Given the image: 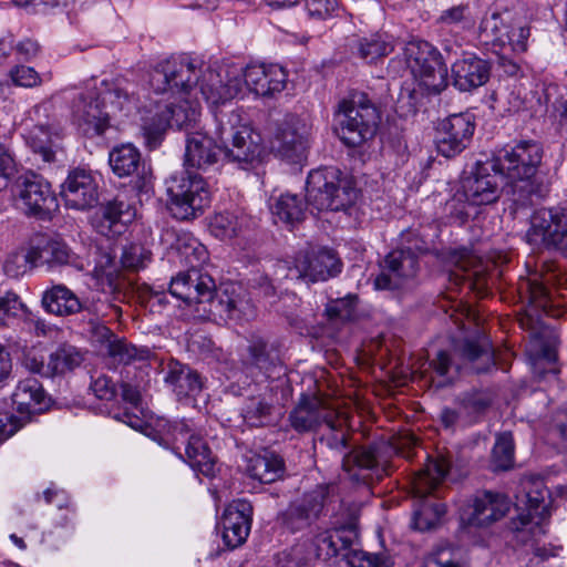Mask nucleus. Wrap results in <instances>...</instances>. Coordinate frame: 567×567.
Wrapping results in <instances>:
<instances>
[{
  "label": "nucleus",
  "instance_id": "a878e982",
  "mask_svg": "<svg viewBox=\"0 0 567 567\" xmlns=\"http://www.w3.org/2000/svg\"><path fill=\"white\" fill-rule=\"evenodd\" d=\"M511 505V499L503 493L480 491L462 515V520L468 526L486 527L502 519L509 512Z\"/></svg>",
  "mask_w": 567,
  "mask_h": 567
},
{
  "label": "nucleus",
  "instance_id": "a19ab883",
  "mask_svg": "<svg viewBox=\"0 0 567 567\" xmlns=\"http://www.w3.org/2000/svg\"><path fill=\"white\" fill-rule=\"evenodd\" d=\"M309 204L306 196L298 194L285 193L274 198L270 204V212L275 218L290 226L300 224L306 218Z\"/></svg>",
  "mask_w": 567,
  "mask_h": 567
},
{
  "label": "nucleus",
  "instance_id": "6e6552de",
  "mask_svg": "<svg viewBox=\"0 0 567 567\" xmlns=\"http://www.w3.org/2000/svg\"><path fill=\"white\" fill-rule=\"evenodd\" d=\"M338 137L348 147H359L372 140L378 131L380 113L368 94L351 91L338 103L334 113Z\"/></svg>",
  "mask_w": 567,
  "mask_h": 567
},
{
  "label": "nucleus",
  "instance_id": "20e7f679",
  "mask_svg": "<svg viewBox=\"0 0 567 567\" xmlns=\"http://www.w3.org/2000/svg\"><path fill=\"white\" fill-rule=\"evenodd\" d=\"M326 426L327 430L321 435L320 443L337 454L342 468L351 474L353 481L370 484L374 480H382L385 470L379 463L377 447L372 445L352 446L348 426L338 413Z\"/></svg>",
  "mask_w": 567,
  "mask_h": 567
},
{
  "label": "nucleus",
  "instance_id": "4be33fe9",
  "mask_svg": "<svg viewBox=\"0 0 567 567\" xmlns=\"http://www.w3.org/2000/svg\"><path fill=\"white\" fill-rule=\"evenodd\" d=\"M310 130L311 126L305 118L296 114H287L277 125L274 150L287 161L300 162L306 157L309 148Z\"/></svg>",
  "mask_w": 567,
  "mask_h": 567
},
{
  "label": "nucleus",
  "instance_id": "79ce46f5",
  "mask_svg": "<svg viewBox=\"0 0 567 567\" xmlns=\"http://www.w3.org/2000/svg\"><path fill=\"white\" fill-rule=\"evenodd\" d=\"M246 471L252 480L261 484H271L284 476L285 462L279 455L272 452H265L264 454L251 456Z\"/></svg>",
  "mask_w": 567,
  "mask_h": 567
},
{
  "label": "nucleus",
  "instance_id": "680f3d73",
  "mask_svg": "<svg viewBox=\"0 0 567 567\" xmlns=\"http://www.w3.org/2000/svg\"><path fill=\"white\" fill-rule=\"evenodd\" d=\"M474 204H470L468 198L457 188L450 199L445 203V212L453 223L465 224L471 217Z\"/></svg>",
  "mask_w": 567,
  "mask_h": 567
},
{
  "label": "nucleus",
  "instance_id": "f257e3e1",
  "mask_svg": "<svg viewBox=\"0 0 567 567\" xmlns=\"http://www.w3.org/2000/svg\"><path fill=\"white\" fill-rule=\"evenodd\" d=\"M182 254L190 267L171 278L168 291L183 301L194 319L219 323L255 318L256 309L247 289L237 282L217 287L214 278L198 267L207 259V250L202 244L193 240Z\"/></svg>",
  "mask_w": 567,
  "mask_h": 567
},
{
  "label": "nucleus",
  "instance_id": "774afa93",
  "mask_svg": "<svg viewBox=\"0 0 567 567\" xmlns=\"http://www.w3.org/2000/svg\"><path fill=\"white\" fill-rule=\"evenodd\" d=\"M10 78L16 85L23 87H33L41 82V78L38 72L33 68L27 65H17L11 69Z\"/></svg>",
  "mask_w": 567,
  "mask_h": 567
},
{
  "label": "nucleus",
  "instance_id": "5701e85b",
  "mask_svg": "<svg viewBox=\"0 0 567 567\" xmlns=\"http://www.w3.org/2000/svg\"><path fill=\"white\" fill-rule=\"evenodd\" d=\"M109 164L117 177H133V188L138 193H148L152 188L151 169L146 167L140 150L132 143L114 146L109 153Z\"/></svg>",
  "mask_w": 567,
  "mask_h": 567
},
{
  "label": "nucleus",
  "instance_id": "7ed1b4c3",
  "mask_svg": "<svg viewBox=\"0 0 567 567\" xmlns=\"http://www.w3.org/2000/svg\"><path fill=\"white\" fill-rule=\"evenodd\" d=\"M148 84L156 94H189L198 89L207 103L218 105L235 99L243 81L235 76L224 82L220 72L210 66L203 70L187 56H172L150 71Z\"/></svg>",
  "mask_w": 567,
  "mask_h": 567
},
{
  "label": "nucleus",
  "instance_id": "bf43d9fd",
  "mask_svg": "<svg viewBox=\"0 0 567 567\" xmlns=\"http://www.w3.org/2000/svg\"><path fill=\"white\" fill-rule=\"evenodd\" d=\"M349 567H393L394 561L385 553H368L349 548L346 559Z\"/></svg>",
  "mask_w": 567,
  "mask_h": 567
},
{
  "label": "nucleus",
  "instance_id": "052dcab7",
  "mask_svg": "<svg viewBox=\"0 0 567 567\" xmlns=\"http://www.w3.org/2000/svg\"><path fill=\"white\" fill-rule=\"evenodd\" d=\"M152 259V252L142 244L131 243L122 250L121 264L125 269L138 271L146 267Z\"/></svg>",
  "mask_w": 567,
  "mask_h": 567
},
{
  "label": "nucleus",
  "instance_id": "37998d69",
  "mask_svg": "<svg viewBox=\"0 0 567 567\" xmlns=\"http://www.w3.org/2000/svg\"><path fill=\"white\" fill-rule=\"evenodd\" d=\"M456 402L463 414V425L468 426L482 421V416L491 408L493 399L488 392L473 389L461 393Z\"/></svg>",
  "mask_w": 567,
  "mask_h": 567
},
{
  "label": "nucleus",
  "instance_id": "f03ea898",
  "mask_svg": "<svg viewBox=\"0 0 567 567\" xmlns=\"http://www.w3.org/2000/svg\"><path fill=\"white\" fill-rule=\"evenodd\" d=\"M218 138L223 145L203 132H192L186 136L185 165L206 171L221 158L247 169L258 162L264 146L261 136L248 125H237L239 115L234 112L228 116L223 111L217 115Z\"/></svg>",
  "mask_w": 567,
  "mask_h": 567
},
{
  "label": "nucleus",
  "instance_id": "2eb2a0df",
  "mask_svg": "<svg viewBox=\"0 0 567 567\" xmlns=\"http://www.w3.org/2000/svg\"><path fill=\"white\" fill-rule=\"evenodd\" d=\"M475 128V116L470 112L451 114L437 121L433 138L437 154L446 159L460 156L470 147Z\"/></svg>",
  "mask_w": 567,
  "mask_h": 567
},
{
  "label": "nucleus",
  "instance_id": "6e6d98bb",
  "mask_svg": "<svg viewBox=\"0 0 567 567\" xmlns=\"http://www.w3.org/2000/svg\"><path fill=\"white\" fill-rule=\"evenodd\" d=\"M310 540L300 539L277 555V567H310L315 563Z\"/></svg>",
  "mask_w": 567,
  "mask_h": 567
},
{
  "label": "nucleus",
  "instance_id": "e433bc0d",
  "mask_svg": "<svg viewBox=\"0 0 567 567\" xmlns=\"http://www.w3.org/2000/svg\"><path fill=\"white\" fill-rule=\"evenodd\" d=\"M41 306L45 312L58 317H68L75 313L86 318V312H91V303L80 300V298L65 285H54L43 291Z\"/></svg>",
  "mask_w": 567,
  "mask_h": 567
},
{
  "label": "nucleus",
  "instance_id": "cd10ccee",
  "mask_svg": "<svg viewBox=\"0 0 567 567\" xmlns=\"http://www.w3.org/2000/svg\"><path fill=\"white\" fill-rule=\"evenodd\" d=\"M252 505L246 499H234L223 513L219 525L223 527V542L228 549L241 546L250 533Z\"/></svg>",
  "mask_w": 567,
  "mask_h": 567
},
{
  "label": "nucleus",
  "instance_id": "3c124183",
  "mask_svg": "<svg viewBox=\"0 0 567 567\" xmlns=\"http://www.w3.org/2000/svg\"><path fill=\"white\" fill-rule=\"evenodd\" d=\"M359 305L357 293H348L344 297L330 299L324 308V316L332 323H346L355 320Z\"/></svg>",
  "mask_w": 567,
  "mask_h": 567
},
{
  "label": "nucleus",
  "instance_id": "f8f14e48",
  "mask_svg": "<svg viewBox=\"0 0 567 567\" xmlns=\"http://www.w3.org/2000/svg\"><path fill=\"white\" fill-rule=\"evenodd\" d=\"M529 224L525 235L529 245L544 247L567 258V199L534 210Z\"/></svg>",
  "mask_w": 567,
  "mask_h": 567
},
{
  "label": "nucleus",
  "instance_id": "c756f323",
  "mask_svg": "<svg viewBox=\"0 0 567 567\" xmlns=\"http://www.w3.org/2000/svg\"><path fill=\"white\" fill-rule=\"evenodd\" d=\"M134 217L135 208L116 197L100 207L92 219V225L100 235L115 238L126 231Z\"/></svg>",
  "mask_w": 567,
  "mask_h": 567
},
{
  "label": "nucleus",
  "instance_id": "f3484780",
  "mask_svg": "<svg viewBox=\"0 0 567 567\" xmlns=\"http://www.w3.org/2000/svg\"><path fill=\"white\" fill-rule=\"evenodd\" d=\"M522 489L524 492L526 512H522L517 517L512 518L509 529L524 535L526 532L540 530L542 522L550 516V494L545 486L544 480L538 476L525 477L522 481ZM522 540L526 542V538L522 536Z\"/></svg>",
  "mask_w": 567,
  "mask_h": 567
},
{
  "label": "nucleus",
  "instance_id": "423d86ee",
  "mask_svg": "<svg viewBox=\"0 0 567 567\" xmlns=\"http://www.w3.org/2000/svg\"><path fill=\"white\" fill-rule=\"evenodd\" d=\"M358 195L353 177L336 166L311 169L307 176L306 199L318 212H344Z\"/></svg>",
  "mask_w": 567,
  "mask_h": 567
},
{
  "label": "nucleus",
  "instance_id": "6ab92c4d",
  "mask_svg": "<svg viewBox=\"0 0 567 567\" xmlns=\"http://www.w3.org/2000/svg\"><path fill=\"white\" fill-rule=\"evenodd\" d=\"M540 143L532 140L517 142L509 150L504 148L497 155L488 157L496 164L501 177L517 178L538 175L537 171L543 159Z\"/></svg>",
  "mask_w": 567,
  "mask_h": 567
},
{
  "label": "nucleus",
  "instance_id": "69168bd1",
  "mask_svg": "<svg viewBox=\"0 0 567 567\" xmlns=\"http://www.w3.org/2000/svg\"><path fill=\"white\" fill-rule=\"evenodd\" d=\"M190 434V429L185 422H174L167 424V434L165 436L159 433H155L153 435V440L157 441L158 444L165 449H172L175 451L174 444L179 440L187 442Z\"/></svg>",
  "mask_w": 567,
  "mask_h": 567
},
{
  "label": "nucleus",
  "instance_id": "aec40b11",
  "mask_svg": "<svg viewBox=\"0 0 567 567\" xmlns=\"http://www.w3.org/2000/svg\"><path fill=\"white\" fill-rule=\"evenodd\" d=\"M488 157L476 161L468 175L461 179L458 189L476 207L498 202L502 195V177Z\"/></svg>",
  "mask_w": 567,
  "mask_h": 567
},
{
  "label": "nucleus",
  "instance_id": "c85d7f7f",
  "mask_svg": "<svg viewBox=\"0 0 567 567\" xmlns=\"http://www.w3.org/2000/svg\"><path fill=\"white\" fill-rule=\"evenodd\" d=\"M358 538L357 529L353 526L336 529H323L318 532L310 540L311 551L315 554V561H330L332 559H347L349 548Z\"/></svg>",
  "mask_w": 567,
  "mask_h": 567
},
{
  "label": "nucleus",
  "instance_id": "0e129e2a",
  "mask_svg": "<svg viewBox=\"0 0 567 567\" xmlns=\"http://www.w3.org/2000/svg\"><path fill=\"white\" fill-rule=\"evenodd\" d=\"M237 217L228 212L216 214L210 221V231L221 239L233 238L238 231Z\"/></svg>",
  "mask_w": 567,
  "mask_h": 567
},
{
  "label": "nucleus",
  "instance_id": "c9c22d12",
  "mask_svg": "<svg viewBox=\"0 0 567 567\" xmlns=\"http://www.w3.org/2000/svg\"><path fill=\"white\" fill-rule=\"evenodd\" d=\"M240 416L247 426L261 429L275 426L280 420V411L271 394L257 393L245 398Z\"/></svg>",
  "mask_w": 567,
  "mask_h": 567
},
{
  "label": "nucleus",
  "instance_id": "ddd939ff",
  "mask_svg": "<svg viewBox=\"0 0 567 567\" xmlns=\"http://www.w3.org/2000/svg\"><path fill=\"white\" fill-rule=\"evenodd\" d=\"M408 68L430 94H440L447 86V68L440 51L424 40H412L404 48Z\"/></svg>",
  "mask_w": 567,
  "mask_h": 567
},
{
  "label": "nucleus",
  "instance_id": "8fccbe9b",
  "mask_svg": "<svg viewBox=\"0 0 567 567\" xmlns=\"http://www.w3.org/2000/svg\"><path fill=\"white\" fill-rule=\"evenodd\" d=\"M515 443L512 432L496 434L491 453L489 466L493 472H505L514 465Z\"/></svg>",
  "mask_w": 567,
  "mask_h": 567
},
{
  "label": "nucleus",
  "instance_id": "49530a36",
  "mask_svg": "<svg viewBox=\"0 0 567 567\" xmlns=\"http://www.w3.org/2000/svg\"><path fill=\"white\" fill-rule=\"evenodd\" d=\"M450 470L451 461L447 456L437 455L436 457L427 458L419 476L417 493L421 496L432 493L444 481Z\"/></svg>",
  "mask_w": 567,
  "mask_h": 567
},
{
  "label": "nucleus",
  "instance_id": "09e8293b",
  "mask_svg": "<svg viewBox=\"0 0 567 567\" xmlns=\"http://www.w3.org/2000/svg\"><path fill=\"white\" fill-rule=\"evenodd\" d=\"M84 361V353L73 344L61 343L49 355L51 377L63 375L79 368Z\"/></svg>",
  "mask_w": 567,
  "mask_h": 567
},
{
  "label": "nucleus",
  "instance_id": "9b49d317",
  "mask_svg": "<svg viewBox=\"0 0 567 567\" xmlns=\"http://www.w3.org/2000/svg\"><path fill=\"white\" fill-rule=\"evenodd\" d=\"M342 267L343 262L336 250L321 247L299 252L292 265L287 261L278 262L276 274L289 280L311 285L337 277Z\"/></svg>",
  "mask_w": 567,
  "mask_h": 567
},
{
  "label": "nucleus",
  "instance_id": "f704fd0d",
  "mask_svg": "<svg viewBox=\"0 0 567 567\" xmlns=\"http://www.w3.org/2000/svg\"><path fill=\"white\" fill-rule=\"evenodd\" d=\"M85 315L86 318H83V331L90 336L92 343L106 350L117 336L102 319L109 316L118 318L122 315L121 307L115 303L100 301L91 303V312Z\"/></svg>",
  "mask_w": 567,
  "mask_h": 567
},
{
  "label": "nucleus",
  "instance_id": "338daca9",
  "mask_svg": "<svg viewBox=\"0 0 567 567\" xmlns=\"http://www.w3.org/2000/svg\"><path fill=\"white\" fill-rule=\"evenodd\" d=\"M17 173V164L9 148L0 143V192L7 188Z\"/></svg>",
  "mask_w": 567,
  "mask_h": 567
},
{
  "label": "nucleus",
  "instance_id": "58836bf2",
  "mask_svg": "<svg viewBox=\"0 0 567 567\" xmlns=\"http://www.w3.org/2000/svg\"><path fill=\"white\" fill-rule=\"evenodd\" d=\"M461 358L477 374L486 373L495 367V354L489 339L482 333L465 338L457 347Z\"/></svg>",
  "mask_w": 567,
  "mask_h": 567
},
{
  "label": "nucleus",
  "instance_id": "2f4dec72",
  "mask_svg": "<svg viewBox=\"0 0 567 567\" xmlns=\"http://www.w3.org/2000/svg\"><path fill=\"white\" fill-rule=\"evenodd\" d=\"M164 382L177 400L196 398L204 388L202 374L190 365L176 359L168 360Z\"/></svg>",
  "mask_w": 567,
  "mask_h": 567
},
{
  "label": "nucleus",
  "instance_id": "0eeeda50",
  "mask_svg": "<svg viewBox=\"0 0 567 567\" xmlns=\"http://www.w3.org/2000/svg\"><path fill=\"white\" fill-rule=\"evenodd\" d=\"M127 99V93L117 86L105 84L101 89L90 87L74 97L73 120L84 135H102L110 125L111 114L122 111Z\"/></svg>",
  "mask_w": 567,
  "mask_h": 567
},
{
  "label": "nucleus",
  "instance_id": "4d7b16f0",
  "mask_svg": "<svg viewBox=\"0 0 567 567\" xmlns=\"http://www.w3.org/2000/svg\"><path fill=\"white\" fill-rule=\"evenodd\" d=\"M105 352L113 361L122 364H130L135 360H146L150 355L148 349H137L125 338L118 337L113 340Z\"/></svg>",
  "mask_w": 567,
  "mask_h": 567
},
{
  "label": "nucleus",
  "instance_id": "473e14b6",
  "mask_svg": "<svg viewBox=\"0 0 567 567\" xmlns=\"http://www.w3.org/2000/svg\"><path fill=\"white\" fill-rule=\"evenodd\" d=\"M244 83L257 96L272 97L286 87L287 73L276 64L248 65L244 71Z\"/></svg>",
  "mask_w": 567,
  "mask_h": 567
},
{
  "label": "nucleus",
  "instance_id": "72a5a7b5",
  "mask_svg": "<svg viewBox=\"0 0 567 567\" xmlns=\"http://www.w3.org/2000/svg\"><path fill=\"white\" fill-rule=\"evenodd\" d=\"M508 179L511 182L507 195L511 202L509 209L513 214L533 207L549 193L548 185L539 175Z\"/></svg>",
  "mask_w": 567,
  "mask_h": 567
},
{
  "label": "nucleus",
  "instance_id": "603ef678",
  "mask_svg": "<svg viewBox=\"0 0 567 567\" xmlns=\"http://www.w3.org/2000/svg\"><path fill=\"white\" fill-rule=\"evenodd\" d=\"M445 513L444 504L424 499L413 513L412 526L420 532L432 530L437 527Z\"/></svg>",
  "mask_w": 567,
  "mask_h": 567
},
{
  "label": "nucleus",
  "instance_id": "39448f33",
  "mask_svg": "<svg viewBox=\"0 0 567 567\" xmlns=\"http://www.w3.org/2000/svg\"><path fill=\"white\" fill-rule=\"evenodd\" d=\"M520 11L518 0H496L480 22V41L494 49H509L515 53L526 52L530 28L522 23Z\"/></svg>",
  "mask_w": 567,
  "mask_h": 567
},
{
  "label": "nucleus",
  "instance_id": "864d4df0",
  "mask_svg": "<svg viewBox=\"0 0 567 567\" xmlns=\"http://www.w3.org/2000/svg\"><path fill=\"white\" fill-rule=\"evenodd\" d=\"M430 95L431 94L420 82L413 86H403L395 101V113L400 117L415 115L420 106L423 105L424 99Z\"/></svg>",
  "mask_w": 567,
  "mask_h": 567
},
{
  "label": "nucleus",
  "instance_id": "bb28decb",
  "mask_svg": "<svg viewBox=\"0 0 567 567\" xmlns=\"http://www.w3.org/2000/svg\"><path fill=\"white\" fill-rule=\"evenodd\" d=\"M420 270V261L398 248L392 249L380 261V274L374 279L377 290H396L403 282L412 279Z\"/></svg>",
  "mask_w": 567,
  "mask_h": 567
},
{
  "label": "nucleus",
  "instance_id": "de8ad7c7",
  "mask_svg": "<svg viewBox=\"0 0 567 567\" xmlns=\"http://www.w3.org/2000/svg\"><path fill=\"white\" fill-rule=\"evenodd\" d=\"M357 54L368 63L389 55L394 50L393 37L388 33H375L361 38L355 44Z\"/></svg>",
  "mask_w": 567,
  "mask_h": 567
},
{
  "label": "nucleus",
  "instance_id": "5fc2aeb1",
  "mask_svg": "<svg viewBox=\"0 0 567 567\" xmlns=\"http://www.w3.org/2000/svg\"><path fill=\"white\" fill-rule=\"evenodd\" d=\"M38 266L37 248L32 246L10 252L3 264V271L10 278H19Z\"/></svg>",
  "mask_w": 567,
  "mask_h": 567
},
{
  "label": "nucleus",
  "instance_id": "13d9d810",
  "mask_svg": "<svg viewBox=\"0 0 567 567\" xmlns=\"http://www.w3.org/2000/svg\"><path fill=\"white\" fill-rule=\"evenodd\" d=\"M39 266L49 265L62 266L68 265L73 260L74 254L72 250L61 241L51 240L48 241L43 247H35Z\"/></svg>",
  "mask_w": 567,
  "mask_h": 567
},
{
  "label": "nucleus",
  "instance_id": "a18cd8bd",
  "mask_svg": "<svg viewBox=\"0 0 567 567\" xmlns=\"http://www.w3.org/2000/svg\"><path fill=\"white\" fill-rule=\"evenodd\" d=\"M279 363V357L271 346L262 339L254 340L247 348L244 364L247 368L257 369L267 377Z\"/></svg>",
  "mask_w": 567,
  "mask_h": 567
},
{
  "label": "nucleus",
  "instance_id": "4468645a",
  "mask_svg": "<svg viewBox=\"0 0 567 567\" xmlns=\"http://www.w3.org/2000/svg\"><path fill=\"white\" fill-rule=\"evenodd\" d=\"M29 116L34 122L29 135L31 148L41 155L43 162H54L63 135L54 103L51 100L42 101L31 109Z\"/></svg>",
  "mask_w": 567,
  "mask_h": 567
},
{
  "label": "nucleus",
  "instance_id": "e2e57ef3",
  "mask_svg": "<svg viewBox=\"0 0 567 567\" xmlns=\"http://www.w3.org/2000/svg\"><path fill=\"white\" fill-rule=\"evenodd\" d=\"M396 248L416 257L419 260L421 256L430 251V244L417 229L409 228L401 233Z\"/></svg>",
  "mask_w": 567,
  "mask_h": 567
},
{
  "label": "nucleus",
  "instance_id": "412c9836",
  "mask_svg": "<svg viewBox=\"0 0 567 567\" xmlns=\"http://www.w3.org/2000/svg\"><path fill=\"white\" fill-rule=\"evenodd\" d=\"M336 413L322 395L303 392L289 412L288 422L298 434L315 433L322 425L331 422Z\"/></svg>",
  "mask_w": 567,
  "mask_h": 567
},
{
  "label": "nucleus",
  "instance_id": "1a4fd4ad",
  "mask_svg": "<svg viewBox=\"0 0 567 567\" xmlns=\"http://www.w3.org/2000/svg\"><path fill=\"white\" fill-rule=\"evenodd\" d=\"M167 210L177 220H192L202 216L210 205L207 182L197 173L182 172L166 181Z\"/></svg>",
  "mask_w": 567,
  "mask_h": 567
},
{
  "label": "nucleus",
  "instance_id": "4c0bfd02",
  "mask_svg": "<svg viewBox=\"0 0 567 567\" xmlns=\"http://www.w3.org/2000/svg\"><path fill=\"white\" fill-rule=\"evenodd\" d=\"M48 398L42 384L35 378L19 381L12 393V403L25 421L31 415L40 414L49 408Z\"/></svg>",
  "mask_w": 567,
  "mask_h": 567
},
{
  "label": "nucleus",
  "instance_id": "dca6fc26",
  "mask_svg": "<svg viewBox=\"0 0 567 567\" xmlns=\"http://www.w3.org/2000/svg\"><path fill=\"white\" fill-rule=\"evenodd\" d=\"M334 489L333 485L320 484L305 493L300 499L291 502L278 516L281 526L290 533L309 528L322 515L323 508L333 496Z\"/></svg>",
  "mask_w": 567,
  "mask_h": 567
},
{
  "label": "nucleus",
  "instance_id": "a211bd4d",
  "mask_svg": "<svg viewBox=\"0 0 567 567\" xmlns=\"http://www.w3.org/2000/svg\"><path fill=\"white\" fill-rule=\"evenodd\" d=\"M12 193L24 214L39 219L47 218L58 206L51 184L33 172L20 175L14 182Z\"/></svg>",
  "mask_w": 567,
  "mask_h": 567
},
{
  "label": "nucleus",
  "instance_id": "393cba45",
  "mask_svg": "<svg viewBox=\"0 0 567 567\" xmlns=\"http://www.w3.org/2000/svg\"><path fill=\"white\" fill-rule=\"evenodd\" d=\"M60 194L68 208L90 209L99 203V183L91 171L76 167L69 172Z\"/></svg>",
  "mask_w": 567,
  "mask_h": 567
},
{
  "label": "nucleus",
  "instance_id": "9d476101",
  "mask_svg": "<svg viewBox=\"0 0 567 567\" xmlns=\"http://www.w3.org/2000/svg\"><path fill=\"white\" fill-rule=\"evenodd\" d=\"M143 117L142 132L145 146L150 150L158 148L168 128H188L199 115L198 105L187 99H181L177 103L156 102L154 110Z\"/></svg>",
  "mask_w": 567,
  "mask_h": 567
},
{
  "label": "nucleus",
  "instance_id": "c03bdc74",
  "mask_svg": "<svg viewBox=\"0 0 567 567\" xmlns=\"http://www.w3.org/2000/svg\"><path fill=\"white\" fill-rule=\"evenodd\" d=\"M185 454L190 467L207 477L215 474V457L212 451L199 434H190L187 439Z\"/></svg>",
  "mask_w": 567,
  "mask_h": 567
},
{
  "label": "nucleus",
  "instance_id": "7c9ffc66",
  "mask_svg": "<svg viewBox=\"0 0 567 567\" xmlns=\"http://www.w3.org/2000/svg\"><path fill=\"white\" fill-rule=\"evenodd\" d=\"M491 70L489 61L475 54H465L451 66L452 84L460 92H472L488 82Z\"/></svg>",
  "mask_w": 567,
  "mask_h": 567
},
{
  "label": "nucleus",
  "instance_id": "b1692460",
  "mask_svg": "<svg viewBox=\"0 0 567 567\" xmlns=\"http://www.w3.org/2000/svg\"><path fill=\"white\" fill-rule=\"evenodd\" d=\"M449 262L454 267L449 271V281L461 289L485 295L489 287V278L467 248L454 249L449 255Z\"/></svg>",
  "mask_w": 567,
  "mask_h": 567
},
{
  "label": "nucleus",
  "instance_id": "ea45409f",
  "mask_svg": "<svg viewBox=\"0 0 567 567\" xmlns=\"http://www.w3.org/2000/svg\"><path fill=\"white\" fill-rule=\"evenodd\" d=\"M548 275L544 277V281H539L537 277L520 279L518 284V293L522 301L527 303L528 310L534 312L528 316L539 317L542 313H549L550 295L547 287Z\"/></svg>",
  "mask_w": 567,
  "mask_h": 567
}]
</instances>
